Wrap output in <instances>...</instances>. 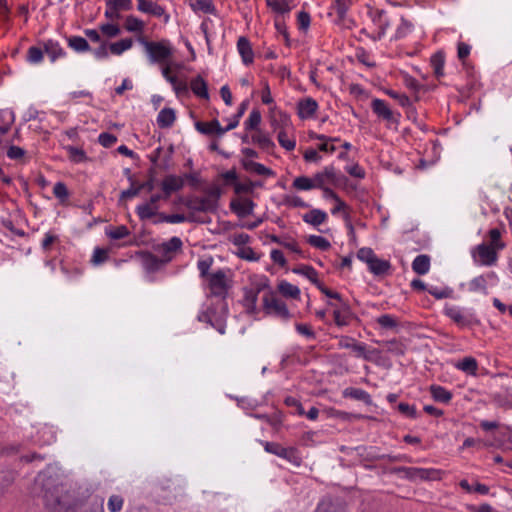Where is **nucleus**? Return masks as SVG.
Returning a JSON list of instances; mask_svg holds the SVG:
<instances>
[{"instance_id":"50","label":"nucleus","mask_w":512,"mask_h":512,"mask_svg":"<svg viewBox=\"0 0 512 512\" xmlns=\"http://www.w3.org/2000/svg\"><path fill=\"white\" fill-rule=\"evenodd\" d=\"M254 188H255L254 181H251L250 179H246L243 182L237 181V183L234 187V192L236 194H250L253 192Z\"/></svg>"},{"instance_id":"28","label":"nucleus","mask_w":512,"mask_h":512,"mask_svg":"<svg viewBox=\"0 0 512 512\" xmlns=\"http://www.w3.org/2000/svg\"><path fill=\"white\" fill-rule=\"evenodd\" d=\"M455 367L469 375L476 376L478 371V362L474 357H464L455 364Z\"/></svg>"},{"instance_id":"62","label":"nucleus","mask_w":512,"mask_h":512,"mask_svg":"<svg viewBox=\"0 0 512 512\" xmlns=\"http://www.w3.org/2000/svg\"><path fill=\"white\" fill-rule=\"evenodd\" d=\"M486 280L483 276H478L476 278H474L471 282H470V290L471 291H482V292H486Z\"/></svg>"},{"instance_id":"11","label":"nucleus","mask_w":512,"mask_h":512,"mask_svg":"<svg viewBox=\"0 0 512 512\" xmlns=\"http://www.w3.org/2000/svg\"><path fill=\"white\" fill-rule=\"evenodd\" d=\"M444 314L461 328L478 325L480 323L473 314H464L462 310L456 306L446 305Z\"/></svg>"},{"instance_id":"25","label":"nucleus","mask_w":512,"mask_h":512,"mask_svg":"<svg viewBox=\"0 0 512 512\" xmlns=\"http://www.w3.org/2000/svg\"><path fill=\"white\" fill-rule=\"evenodd\" d=\"M190 88L196 96L204 99L209 98L208 85L202 76L198 75L193 78L190 82Z\"/></svg>"},{"instance_id":"19","label":"nucleus","mask_w":512,"mask_h":512,"mask_svg":"<svg viewBox=\"0 0 512 512\" xmlns=\"http://www.w3.org/2000/svg\"><path fill=\"white\" fill-rule=\"evenodd\" d=\"M230 209L239 217H245L252 214L254 202L250 199L232 200L230 203Z\"/></svg>"},{"instance_id":"27","label":"nucleus","mask_w":512,"mask_h":512,"mask_svg":"<svg viewBox=\"0 0 512 512\" xmlns=\"http://www.w3.org/2000/svg\"><path fill=\"white\" fill-rule=\"evenodd\" d=\"M277 289L283 297L296 300L300 298V289L286 280L280 281L277 285Z\"/></svg>"},{"instance_id":"43","label":"nucleus","mask_w":512,"mask_h":512,"mask_svg":"<svg viewBox=\"0 0 512 512\" xmlns=\"http://www.w3.org/2000/svg\"><path fill=\"white\" fill-rule=\"evenodd\" d=\"M106 235L113 240H120L130 235L129 229L125 225L111 227L106 230Z\"/></svg>"},{"instance_id":"10","label":"nucleus","mask_w":512,"mask_h":512,"mask_svg":"<svg viewBox=\"0 0 512 512\" xmlns=\"http://www.w3.org/2000/svg\"><path fill=\"white\" fill-rule=\"evenodd\" d=\"M264 449L268 453L277 455L292 464L299 466L301 464V457L299 456L298 450L294 447H283L276 442H265Z\"/></svg>"},{"instance_id":"4","label":"nucleus","mask_w":512,"mask_h":512,"mask_svg":"<svg viewBox=\"0 0 512 512\" xmlns=\"http://www.w3.org/2000/svg\"><path fill=\"white\" fill-rule=\"evenodd\" d=\"M357 258L366 263L369 271L375 276H383L391 269L389 261L378 258L374 251L368 247L360 248L357 252Z\"/></svg>"},{"instance_id":"26","label":"nucleus","mask_w":512,"mask_h":512,"mask_svg":"<svg viewBox=\"0 0 512 512\" xmlns=\"http://www.w3.org/2000/svg\"><path fill=\"white\" fill-rule=\"evenodd\" d=\"M343 396L345 398H352L358 401H362L368 405L372 403L370 394L360 388L348 387L343 391Z\"/></svg>"},{"instance_id":"45","label":"nucleus","mask_w":512,"mask_h":512,"mask_svg":"<svg viewBox=\"0 0 512 512\" xmlns=\"http://www.w3.org/2000/svg\"><path fill=\"white\" fill-rule=\"evenodd\" d=\"M293 272L306 276L316 286L320 283L318 280V273L312 266L304 265L300 268L293 269Z\"/></svg>"},{"instance_id":"8","label":"nucleus","mask_w":512,"mask_h":512,"mask_svg":"<svg viewBox=\"0 0 512 512\" xmlns=\"http://www.w3.org/2000/svg\"><path fill=\"white\" fill-rule=\"evenodd\" d=\"M212 296L225 298L228 294L230 284L224 270L213 272L206 278Z\"/></svg>"},{"instance_id":"44","label":"nucleus","mask_w":512,"mask_h":512,"mask_svg":"<svg viewBox=\"0 0 512 512\" xmlns=\"http://www.w3.org/2000/svg\"><path fill=\"white\" fill-rule=\"evenodd\" d=\"M490 243L488 246L493 247L497 251L505 248V243L501 240V231L498 228H493L488 232Z\"/></svg>"},{"instance_id":"3","label":"nucleus","mask_w":512,"mask_h":512,"mask_svg":"<svg viewBox=\"0 0 512 512\" xmlns=\"http://www.w3.org/2000/svg\"><path fill=\"white\" fill-rule=\"evenodd\" d=\"M268 288V279L266 277H250V284L243 288L242 305L250 314L257 312V301L260 292Z\"/></svg>"},{"instance_id":"39","label":"nucleus","mask_w":512,"mask_h":512,"mask_svg":"<svg viewBox=\"0 0 512 512\" xmlns=\"http://www.w3.org/2000/svg\"><path fill=\"white\" fill-rule=\"evenodd\" d=\"M68 45L76 52H86L90 49L87 40L80 36H72L68 38Z\"/></svg>"},{"instance_id":"59","label":"nucleus","mask_w":512,"mask_h":512,"mask_svg":"<svg viewBox=\"0 0 512 512\" xmlns=\"http://www.w3.org/2000/svg\"><path fill=\"white\" fill-rule=\"evenodd\" d=\"M53 194L60 200H66L69 196L67 186L63 182H57L53 187Z\"/></svg>"},{"instance_id":"60","label":"nucleus","mask_w":512,"mask_h":512,"mask_svg":"<svg viewBox=\"0 0 512 512\" xmlns=\"http://www.w3.org/2000/svg\"><path fill=\"white\" fill-rule=\"evenodd\" d=\"M100 31L106 35L107 37H116L117 35L120 34V28L118 25L116 24H110V23H107V24H102L100 26Z\"/></svg>"},{"instance_id":"29","label":"nucleus","mask_w":512,"mask_h":512,"mask_svg":"<svg viewBox=\"0 0 512 512\" xmlns=\"http://www.w3.org/2000/svg\"><path fill=\"white\" fill-rule=\"evenodd\" d=\"M412 269L418 275L428 273L430 269V257L426 254L418 255L412 262Z\"/></svg>"},{"instance_id":"6","label":"nucleus","mask_w":512,"mask_h":512,"mask_svg":"<svg viewBox=\"0 0 512 512\" xmlns=\"http://www.w3.org/2000/svg\"><path fill=\"white\" fill-rule=\"evenodd\" d=\"M182 245V240L176 236L172 237L167 242L162 243L157 248V251L160 253V259L154 255H149L151 265L158 268L160 264L170 262L174 258L175 253L181 250Z\"/></svg>"},{"instance_id":"40","label":"nucleus","mask_w":512,"mask_h":512,"mask_svg":"<svg viewBox=\"0 0 512 512\" xmlns=\"http://www.w3.org/2000/svg\"><path fill=\"white\" fill-rule=\"evenodd\" d=\"M133 45V40L131 38L121 39L120 41L111 43L109 46L110 52L114 55H120L124 51L130 49Z\"/></svg>"},{"instance_id":"34","label":"nucleus","mask_w":512,"mask_h":512,"mask_svg":"<svg viewBox=\"0 0 512 512\" xmlns=\"http://www.w3.org/2000/svg\"><path fill=\"white\" fill-rule=\"evenodd\" d=\"M144 27H145V23L133 15H129L125 19L124 28L128 32L142 34Z\"/></svg>"},{"instance_id":"12","label":"nucleus","mask_w":512,"mask_h":512,"mask_svg":"<svg viewBox=\"0 0 512 512\" xmlns=\"http://www.w3.org/2000/svg\"><path fill=\"white\" fill-rule=\"evenodd\" d=\"M338 347L342 349H351L356 357L363 358L366 361L372 360V354L375 352L369 351L366 345L361 342H357L354 338L349 336H341L338 341Z\"/></svg>"},{"instance_id":"64","label":"nucleus","mask_w":512,"mask_h":512,"mask_svg":"<svg viewBox=\"0 0 512 512\" xmlns=\"http://www.w3.org/2000/svg\"><path fill=\"white\" fill-rule=\"evenodd\" d=\"M428 292L434 296L436 299H444L450 297L452 291L449 288L439 289L437 287H431L428 289Z\"/></svg>"},{"instance_id":"46","label":"nucleus","mask_w":512,"mask_h":512,"mask_svg":"<svg viewBox=\"0 0 512 512\" xmlns=\"http://www.w3.org/2000/svg\"><path fill=\"white\" fill-rule=\"evenodd\" d=\"M307 242L311 246L318 248L322 251H326L331 247L330 242L325 237L318 235H310L307 239Z\"/></svg>"},{"instance_id":"58","label":"nucleus","mask_w":512,"mask_h":512,"mask_svg":"<svg viewBox=\"0 0 512 512\" xmlns=\"http://www.w3.org/2000/svg\"><path fill=\"white\" fill-rule=\"evenodd\" d=\"M98 141L103 147L110 148L117 142V137L113 134L103 132L99 135Z\"/></svg>"},{"instance_id":"38","label":"nucleus","mask_w":512,"mask_h":512,"mask_svg":"<svg viewBox=\"0 0 512 512\" xmlns=\"http://www.w3.org/2000/svg\"><path fill=\"white\" fill-rule=\"evenodd\" d=\"M293 187L298 190H310L313 188H317L315 176H313V178H309L306 176H299L294 179Z\"/></svg>"},{"instance_id":"1","label":"nucleus","mask_w":512,"mask_h":512,"mask_svg":"<svg viewBox=\"0 0 512 512\" xmlns=\"http://www.w3.org/2000/svg\"><path fill=\"white\" fill-rule=\"evenodd\" d=\"M37 481L42 487V498L49 512H64L69 504V494L66 484L57 476L40 474Z\"/></svg>"},{"instance_id":"23","label":"nucleus","mask_w":512,"mask_h":512,"mask_svg":"<svg viewBox=\"0 0 512 512\" xmlns=\"http://www.w3.org/2000/svg\"><path fill=\"white\" fill-rule=\"evenodd\" d=\"M195 126L202 134L211 135L215 133L218 136H222L224 134V130H222V126L217 119L210 122H197Z\"/></svg>"},{"instance_id":"42","label":"nucleus","mask_w":512,"mask_h":512,"mask_svg":"<svg viewBox=\"0 0 512 512\" xmlns=\"http://www.w3.org/2000/svg\"><path fill=\"white\" fill-rule=\"evenodd\" d=\"M267 5L276 13L285 14L291 10L289 0H267Z\"/></svg>"},{"instance_id":"9","label":"nucleus","mask_w":512,"mask_h":512,"mask_svg":"<svg viewBox=\"0 0 512 512\" xmlns=\"http://www.w3.org/2000/svg\"><path fill=\"white\" fill-rule=\"evenodd\" d=\"M371 109L378 118L386 121L387 127L399 124L400 113L393 111L384 100L374 98L371 101Z\"/></svg>"},{"instance_id":"7","label":"nucleus","mask_w":512,"mask_h":512,"mask_svg":"<svg viewBox=\"0 0 512 512\" xmlns=\"http://www.w3.org/2000/svg\"><path fill=\"white\" fill-rule=\"evenodd\" d=\"M263 310L267 315H272L283 320L291 318V313L286 303L280 299L273 291L263 296Z\"/></svg>"},{"instance_id":"31","label":"nucleus","mask_w":512,"mask_h":512,"mask_svg":"<svg viewBox=\"0 0 512 512\" xmlns=\"http://www.w3.org/2000/svg\"><path fill=\"white\" fill-rule=\"evenodd\" d=\"M327 219V214L320 209H312L303 215V221L313 226H319Z\"/></svg>"},{"instance_id":"32","label":"nucleus","mask_w":512,"mask_h":512,"mask_svg":"<svg viewBox=\"0 0 512 512\" xmlns=\"http://www.w3.org/2000/svg\"><path fill=\"white\" fill-rule=\"evenodd\" d=\"M44 50L52 62L65 55V52L60 44L53 40H48L44 44Z\"/></svg>"},{"instance_id":"54","label":"nucleus","mask_w":512,"mask_h":512,"mask_svg":"<svg viewBox=\"0 0 512 512\" xmlns=\"http://www.w3.org/2000/svg\"><path fill=\"white\" fill-rule=\"evenodd\" d=\"M277 138L279 144L287 151L294 150L296 142L295 140L289 139L287 133L284 130L279 131Z\"/></svg>"},{"instance_id":"16","label":"nucleus","mask_w":512,"mask_h":512,"mask_svg":"<svg viewBox=\"0 0 512 512\" xmlns=\"http://www.w3.org/2000/svg\"><path fill=\"white\" fill-rule=\"evenodd\" d=\"M183 186L184 181L182 177L167 175L161 183L164 199H168L173 192L181 190Z\"/></svg>"},{"instance_id":"20","label":"nucleus","mask_w":512,"mask_h":512,"mask_svg":"<svg viewBox=\"0 0 512 512\" xmlns=\"http://www.w3.org/2000/svg\"><path fill=\"white\" fill-rule=\"evenodd\" d=\"M137 8L139 11L155 17H162L165 15V9L151 0H138Z\"/></svg>"},{"instance_id":"61","label":"nucleus","mask_w":512,"mask_h":512,"mask_svg":"<svg viewBox=\"0 0 512 512\" xmlns=\"http://www.w3.org/2000/svg\"><path fill=\"white\" fill-rule=\"evenodd\" d=\"M386 94L389 95L391 98L397 100L402 107H407L411 103L407 95L400 94L394 90H387Z\"/></svg>"},{"instance_id":"63","label":"nucleus","mask_w":512,"mask_h":512,"mask_svg":"<svg viewBox=\"0 0 512 512\" xmlns=\"http://www.w3.org/2000/svg\"><path fill=\"white\" fill-rule=\"evenodd\" d=\"M333 317L335 324L339 327L349 325L352 320L350 317L346 316L345 314H342V311L340 310H334Z\"/></svg>"},{"instance_id":"13","label":"nucleus","mask_w":512,"mask_h":512,"mask_svg":"<svg viewBox=\"0 0 512 512\" xmlns=\"http://www.w3.org/2000/svg\"><path fill=\"white\" fill-rule=\"evenodd\" d=\"M399 471L404 472L405 476L410 480H434L439 478V471L436 469H425L417 467H403Z\"/></svg>"},{"instance_id":"55","label":"nucleus","mask_w":512,"mask_h":512,"mask_svg":"<svg viewBox=\"0 0 512 512\" xmlns=\"http://www.w3.org/2000/svg\"><path fill=\"white\" fill-rule=\"evenodd\" d=\"M377 323L382 327V328H385V329H392V328H395L397 326V322H396V319L389 315V314H384V315H381L377 318Z\"/></svg>"},{"instance_id":"14","label":"nucleus","mask_w":512,"mask_h":512,"mask_svg":"<svg viewBox=\"0 0 512 512\" xmlns=\"http://www.w3.org/2000/svg\"><path fill=\"white\" fill-rule=\"evenodd\" d=\"M161 199H164L163 195L154 194L150 197L148 202L138 205L136 207V212H137L138 217L141 220H148V219H151L153 216H155L157 214V211L159 208L157 203Z\"/></svg>"},{"instance_id":"36","label":"nucleus","mask_w":512,"mask_h":512,"mask_svg":"<svg viewBox=\"0 0 512 512\" xmlns=\"http://www.w3.org/2000/svg\"><path fill=\"white\" fill-rule=\"evenodd\" d=\"M315 512H345V507L340 502L323 500L318 504Z\"/></svg>"},{"instance_id":"35","label":"nucleus","mask_w":512,"mask_h":512,"mask_svg":"<svg viewBox=\"0 0 512 512\" xmlns=\"http://www.w3.org/2000/svg\"><path fill=\"white\" fill-rule=\"evenodd\" d=\"M430 63L437 78L444 76L445 57L442 52H437L432 55Z\"/></svg>"},{"instance_id":"22","label":"nucleus","mask_w":512,"mask_h":512,"mask_svg":"<svg viewBox=\"0 0 512 512\" xmlns=\"http://www.w3.org/2000/svg\"><path fill=\"white\" fill-rule=\"evenodd\" d=\"M237 49L242 57L244 64L249 65L253 62L254 53L249 40L246 37H240L237 41Z\"/></svg>"},{"instance_id":"57","label":"nucleus","mask_w":512,"mask_h":512,"mask_svg":"<svg viewBox=\"0 0 512 512\" xmlns=\"http://www.w3.org/2000/svg\"><path fill=\"white\" fill-rule=\"evenodd\" d=\"M237 255L240 258L249 260V261L259 260V256L254 252V250L251 247H248V246L240 247Z\"/></svg>"},{"instance_id":"30","label":"nucleus","mask_w":512,"mask_h":512,"mask_svg":"<svg viewBox=\"0 0 512 512\" xmlns=\"http://www.w3.org/2000/svg\"><path fill=\"white\" fill-rule=\"evenodd\" d=\"M189 6L194 12H203L205 14H215L216 8L212 0H192Z\"/></svg>"},{"instance_id":"33","label":"nucleus","mask_w":512,"mask_h":512,"mask_svg":"<svg viewBox=\"0 0 512 512\" xmlns=\"http://www.w3.org/2000/svg\"><path fill=\"white\" fill-rule=\"evenodd\" d=\"M429 390L432 398L437 402L449 403L452 398V393L442 386L431 385Z\"/></svg>"},{"instance_id":"5","label":"nucleus","mask_w":512,"mask_h":512,"mask_svg":"<svg viewBox=\"0 0 512 512\" xmlns=\"http://www.w3.org/2000/svg\"><path fill=\"white\" fill-rule=\"evenodd\" d=\"M315 181L317 188H324L328 185L344 188L347 186L348 178L332 166H326L322 171L316 173Z\"/></svg>"},{"instance_id":"21","label":"nucleus","mask_w":512,"mask_h":512,"mask_svg":"<svg viewBox=\"0 0 512 512\" xmlns=\"http://www.w3.org/2000/svg\"><path fill=\"white\" fill-rule=\"evenodd\" d=\"M241 164L247 172L255 173L257 175H262V176H273L274 175V172L270 168H267L263 164L255 162L253 160L242 159Z\"/></svg>"},{"instance_id":"53","label":"nucleus","mask_w":512,"mask_h":512,"mask_svg":"<svg viewBox=\"0 0 512 512\" xmlns=\"http://www.w3.org/2000/svg\"><path fill=\"white\" fill-rule=\"evenodd\" d=\"M43 60V51L35 46H32L27 51V61L32 64H38Z\"/></svg>"},{"instance_id":"37","label":"nucleus","mask_w":512,"mask_h":512,"mask_svg":"<svg viewBox=\"0 0 512 512\" xmlns=\"http://www.w3.org/2000/svg\"><path fill=\"white\" fill-rule=\"evenodd\" d=\"M252 142L265 151H270L275 146L273 141L261 131H258L252 136Z\"/></svg>"},{"instance_id":"41","label":"nucleus","mask_w":512,"mask_h":512,"mask_svg":"<svg viewBox=\"0 0 512 512\" xmlns=\"http://www.w3.org/2000/svg\"><path fill=\"white\" fill-rule=\"evenodd\" d=\"M14 122V114L11 111L0 110V133L5 134L9 131Z\"/></svg>"},{"instance_id":"17","label":"nucleus","mask_w":512,"mask_h":512,"mask_svg":"<svg viewBox=\"0 0 512 512\" xmlns=\"http://www.w3.org/2000/svg\"><path fill=\"white\" fill-rule=\"evenodd\" d=\"M318 109V103L311 97L301 99L297 103V114L300 119L312 118Z\"/></svg>"},{"instance_id":"52","label":"nucleus","mask_w":512,"mask_h":512,"mask_svg":"<svg viewBox=\"0 0 512 512\" xmlns=\"http://www.w3.org/2000/svg\"><path fill=\"white\" fill-rule=\"evenodd\" d=\"M213 264V258L207 257L205 259H201L197 263V268L200 272V276L202 278H207L211 273H209V269L211 268Z\"/></svg>"},{"instance_id":"47","label":"nucleus","mask_w":512,"mask_h":512,"mask_svg":"<svg viewBox=\"0 0 512 512\" xmlns=\"http://www.w3.org/2000/svg\"><path fill=\"white\" fill-rule=\"evenodd\" d=\"M261 113L258 109H253L250 112L248 119L245 121L246 130H255L261 123Z\"/></svg>"},{"instance_id":"48","label":"nucleus","mask_w":512,"mask_h":512,"mask_svg":"<svg viewBox=\"0 0 512 512\" xmlns=\"http://www.w3.org/2000/svg\"><path fill=\"white\" fill-rule=\"evenodd\" d=\"M218 178L222 180L224 186H233V188L238 181V175L235 169L221 173Z\"/></svg>"},{"instance_id":"18","label":"nucleus","mask_w":512,"mask_h":512,"mask_svg":"<svg viewBox=\"0 0 512 512\" xmlns=\"http://www.w3.org/2000/svg\"><path fill=\"white\" fill-rule=\"evenodd\" d=\"M184 205L192 211L207 212L214 209V205L209 198L206 197H191L187 198Z\"/></svg>"},{"instance_id":"15","label":"nucleus","mask_w":512,"mask_h":512,"mask_svg":"<svg viewBox=\"0 0 512 512\" xmlns=\"http://www.w3.org/2000/svg\"><path fill=\"white\" fill-rule=\"evenodd\" d=\"M475 252L477 253L478 262L484 266H492L497 262L498 251L486 243L479 244Z\"/></svg>"},{"instance_id":"2","label":"nucleus","mask_w":512,"mask_h":512,"mask_svg":"<svg viewBox=\"0 0 512 512\" xmlns=\"http://www.w3.org/2000/svg\"><path fill=\"white\" fill-rule=\"evenodd\" d=\"M137 40L144 47L149 62L152 64L164 65L173 55V49L167 40L148 41L142 35Z\"/></svg>"},{"instance_id":"49","label":"nucleus","mask_w":512,"mask_h":512,"mask_svg":"<svg viewBox=\"0 0 512 512\" xmlns=\"http://www.w3.org/2000/svg\"><path fill=\"white\" fill-rule=\"evenodd\" d=\"M69 159L75 163L84 162L87 159L86 153L83 149L74 146H68Z\"/></svg>"},{"instance_id":"24","label":"nucleus","mask_w":512,"mask_h":512,"mask_svg":"<svg viewBox=\"0 0 512 512\" xmlns=\"http://www.w3.org/2000/svg\"><path fill=\"white\" fill-rule=\"evenodd\" d=\"M176 120L175 111L172 108H163L157 116V125L162 128H170Z\"/></svg>"},{"instance_id":"56","label":"nucleus","mask_w":512,"mask_h":512,"mask_svg":"<svg viewBox=\"0 0 512 512\" xmlns=\"http://www.w3.org/2000/svg\"><path fill=\"white\" fill-rule=\"evenodd\" d=\"M107 259H108V250L107 249H103V248H99V247L95 248V250L93 252L92 259H91V262L94 265L102 264Z\"/></svg>"},{"instance_id":"51","label":"nucleus","mask_w":512,"mask_h":512,"mask_svg":"<svg viewBox=\"0 0 512 512\" xmlns=\"http://www.w3.org/2000/svg\"><path fill=\"white\" fill-rule=\"evenodd\" d=\"M124 499L120 495H111L108 499V510L110 512H120L123 508Z\"/></svg>"}]
</instances>
